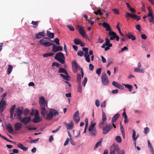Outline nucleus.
<instances>
[{"instance_id": "obj_1", "label": "nucleus", "mask_w": 154, "mask_h": 154, "mask_svg": "<svg viewBox=\"0 0 154 154\" xmlns=\"http://www.w3.org/2000/svg\"><path fill=\"white\" fill-rule=\"evenodd\" d=\"M51 41H52L48 38L44 37L39 40V42L41 45L48 47L51 46L53 45V43L50 42Z\"/></svg>"}, {"instance_id": "obj_2", "label": "nucleus", "mask_w": 154, "mask_h": 154, "mask_svg": "<svg viewBox=\"0 0 154 154\" xmlns=\"http://www.w3.org/2000/svg\"><path fill=\"white\" fill-rule=\"evenodd\" d=\"M54 58L62 64L65 63V57L64 54L62 52H58L56 53Z\"/></svg>"}, {"instance_id": "obj_3", "label": "nucleus", "mask_w": 154, "mask_h": 154, "mask_svg": "<svg viewBox=\"0 0 154 154\" xmlns=\"http://www.w3.org/2000/svg\"><path fill=\"white\" fill-rule=\"evenodd\" d=\"M50 112L47 115L45 118L47 120H51L53 116H58L59 113L56 110L51 109H50Z\"/></svg>"}, {"instance_id": "obj_4", "label": "nucleus", "mask_w": 154, "mask_h": 154, "mask_svg": "<svg viewBox=\"0 0 154 154\" xmlns=\"http://www.w3.org/2000/svg\"><path fill=\"white\" fill-rule=\"evenodd\" d=\"M148 16L150 17L149 18V21L150 22H152L154 24V14H153V12L150 6L148 7Z\"/></svg>"}, {"instance_id": "obj_5", "label": "nucleus", "mask_w": 154, "mask_h": 154, "mask_svg": "<svg viewBox=\"0 0 154 154\" xmlns=\"http://www.w3.org/2000/svg\"><path fill=\"white\" fill-rule=\"evenodd\" d=\"M125 17L127 20L129 19L131 17L134 20H140V18L139 16H138L136 14H131L129 12H127L125 15Z\"/></svg>"}, {"instance_id": "obj_6", "label": "nucleus", "mask_w": 154, "mask_h": 154, "mask_svg": "<svg viewBox=\"0 0 154 154\" xmlns=\"http://www.w3.org/2000/svg\"><path fill=\"white\" fill-rule=\"evenodd\" d=\"M101 78L103 84L105 85L109 84V82L108 79L107 75L104 72L102 73Z\"/></svg>"}, {"instance_id": "obj_7", "label": "nucleus", "mask_w": 154, "mask_h": 154, "mask_svg": "<svg viewBox=\"0 0 154 154\" xmlns=\"http://www.w3.org/2000/svg\"><path fill=\"white\" fill-rule=\"evenodd\" d=\"M23 107H18L17 109V119L19 120H20L22 119V115L23 112Z\"/></svg>"}, {"instance_id": "obj_8", "label": "nucleus", "mask_w": 154, "mask_h": 154, "mask_svg": "<svg viewBox=\"0 0 154 154\" xmlns=\"http://www.w3.org/2000/svg\"><path fill=\"white\" fill-rule=\"evenodd\" d=\"M52 45L53 46L52 51L56 53L57 51H62L63 50V47L62 46H57L54 43H52Z\"/></svg>"}, {"instance_id": "obj_9", "label": "nucleus", "mask_w": 154, "mask_h": 154, "mask_svg": "<svg viewBox=\"0 0 154 154\" xmlns=\"http://www.w3.org/2000/svg\"><path fill=\"white\" fill-rule=\"evenodd\" d=\"M6 103L3 99H2L0 101V113H2L6 107Z\"/></svg>"}, {"instance_id": "obj_10", "label": "nucleus", "mask_w": 154, "mask_h": 154, "mask_svg": "<svg viewBox=\"0 0 154 154\" xmlns=\"http://www.w3.org/2000/svg\"><path fill=\"white\" fill-rule=\"evenodd\" d=\"M119 149L118 146L112 145L110 148V154H115L116 152H118Z\"/></svg>"}, {"instance_id": "obj_11", "label": "nucleus", "mask_w": 154, "mask_h": 154, "mask_svg": "<svg viewBox=\"0 0 154 154\" xmlns=\"http://www.w3.org/2000/svg\"><path fill=\"white\" fill-rule=\"evenodd\" d=\"M39 103L40 106H46L48 107L47 102L45 99L44 98L42 97H41L39 100Z\"/></svg>"}, {"instance_id": "obj_12", "label": "nucleus", "mask_w": 154, "mask_h": 154, "mask_svg": "<svg viewBox=\"0 0 154 154\" xmlns=\"http://www.w3.org/2000/svg\"><path fill=\"white\" fill-rule=\"evenodd\" d=\"M111 126L110 125H106L105 127L103 128L102 129L103 130V134H106L109 133V132L111 130Z\"/></svg>"}, {"instance_id": "obj_13", "label": "nucleus", "mask_w": 154, "mask_h": 154, "mask_svg": "<svg viewBox=\"0 0 154 154\" xmlns=\"http://www.w3.org/2000/svg\"><path fill=\"white\" fill-rule=\"evenodd\" d=\"M72 69L74 73L77 72L78 69V64L75 60H74L72 63Z\"/></svg>"}, {"instance_id": "obj_14", "label": "nucleus", "mask_w": 154, "mask_h": 154, "mask_svg": "<svg viewBox=\"0 0 154 154\" xmlns=\"http://www.w3.org/2000/svg\"><path fill=\"white\" fill-rule=\"evenodd\" d=\"M31 120V117L30 116L26 117L22 119L20 121L22 123H23L24 124L26 125Z\"/></svg>"}, {"instance_id": "obj_15", "label": "nucleus", "mask_w": 154, "mask_h": 154, "mask_svg": "<svg viewBox=\"0 0 154 154\" xmlns=\"http://www.w3.org/2000/svg\"><path fill=\"white\" fill-rule=\"evenodd\" d=\"M46 106H40L41 113L44 118H45L46 114L47 113L48 111L46 109Z\"/></svg>"}, {"instance_id": "obj_16", "label": "nucleus", "mask_w": 154, "mask_h": 154, "mask_svg": "<svg viewBox=\"0 0 154 154\" xmlns=\"http://www.w3.org/2000/svg\"><path fill=\"white\" fill-rule=\"evenodd\" d=\"M77 27L78 28V30L80 34L83 37H87V35L86 34L85 30L83 29L82 27V26H78Z\"/></svg>"}, {"instance_id": "obj_17", "label": "nucleus", "mask_w": 154, "mask_h": 154, "mask_svg": "<svg viewBox=\"0 0 154 154\" xmlns=\"http://www.w3.org/2000/svg\"><path fill=\"white\" fill-rule=\"evenodd\" d=\"M45 34L44 31L39 32L35 35V38L36 39H39L45 36Z\"/></svg>"}, {"instance_id": "obj_18", "label": "nucleus", "mask_w": 154, "mask_h": 154, "mask_svg": "<svg viewBox=\"0 0 154 154\" xmlns=\"http://www.w3.org/2000/svg\"><path fill=\"white\" fill-rule=\"evenodd\" d=\"M112 84L113 85L117 88H119L121 90H123L124 89V87L123 86L115 81H113L112 82Z\"/></svg>"}, {"instance_id": "obj_19", "label": "nucleus", "mask_w": 154, "mask_h": 154, "mask_svg": "<svg viewBox=\"0 0 154 154\" xmlns=\"http://www.w3.org/2000/svg\"><path fill=\"white\" fill-rule=\"evenodd\" d=\"M64 123L67 130L69 129L71 130L72 129L73 127V124L72 122H70L69 123H66V122H64Z\"/></svg>"}, {"instance_id": "obj_20", "label": "nucleus", "mask_w": 154, "mask_h": 154, "mask_svg": "<svg viewBox=\"0 0 154 154\" xmlns=\"http://www.w3.org/2000/svg\"><path fill=\"white\" fill-rule=\"evenodd\" d=\"M109 35L111 36L110 37V40H112L115 38L116 33L113 31H110L108 33Z\"/></svg>"}, {"instance_id": "obj_21", "label": "nucleus", "mask_w": 154, "mask_h": 154, "mask_svg": "<svg viewBox=\"0 0 154 154\" xmlns=\"http://www.w3.org/2000/svg\"><path fill=\"white\" fill-rule=\"evenodd\" d=\"M102 25L104 27L106 28V31H109V32L111 30V29L108 23L104 22L103 23Z\"/></svg>"}, {"instance_id": "obj_22", "label": "nucleus", "mask_w": 154, "mask_h": 154, "mask_svg": "<svg viewBox=\"0 0 154 154\" xmlns=\"http://www.w3.org/2000/svg\"><path fill=\"white\" fill-rule=\"evenodd\" d=\"M22 124L20 123H17L15 124L14 128L15 131H18L20 130L22 127Z\"/></svg>"}, {"instance_id": "obj_23", "label": "nucleus", "mask_w": 154, "mask_h": 154, "mask_svg": "<svg viewBox=\"0 0 154 154\" xmlns=\"http://www.w3.org/2000/svg\"><path fill=\"white\" fill-rule=\"evenodd\" d=\"M107 125V122L106 121H102L100 122L99 124V127L101 128L102 129L103 128L106 126Z\"/></svg>"}, {"instance_id": "obj_24", "label": "nucleus", "mask_w": 154, "mask_h": 154, "mask_svg": "<svg viewBox=\"0 0 154 154\" xmlns=\"http://www.w3.org/2000/svg\"><path fill=\"white\" fill-rule=\"evenodd\" d=\"M41 119L39 116H35L32 120V121L35 123H37L41 121Z\"/></svg>"}, {"instance_id": "obj_25", "label": "nucleus", "mask_w": 154, "mask_h": 154, "mask_svg": "<svg viewBox=\"0 0 154 154\" xmlns=\"http://www.w3.org/2000/svg\"><path fill=\"white\" fill-rule=\"evenodd\" d=\"M18 147L20 148L21 149L25 151H26L28 150V148L25 147L23 144L21 143H19L17 144Z\"/></svg>"}, {"instance_id": "obj_26", "label": "nucleus", "mask_w": 154, "mask_h": 154, "mask_svg": "<svg viewBox=\"0 0 154 154\" xmlns=\"http://www.w3.org/2000/svg\"><path fill=\"white\" fill-rule=\"evenodd\" d=\"M136 132L135 130H133V134H132V139L133 141H136L137 139L139 137V135L138 134H137L136 137Z\"/></svg>"}, {"instance_id": "obj_27", "label": "nucleus", "mask_w": 154, "mask_h": 154, "mask_svg": "<svg viewBox=\"0 0 154 154\" xmlns=\"http://www.w3.org/2000/svg\"><path fill=\"white\" fill-rule=\"evenodd\" d=\"M47 35L49 37L48 38L50 39L51 38H54V33L51 32L50 31H47Z\"/></svg>"}, {"instance_id": "obj_28", "label": "nucleus", "mask_w": 154, "mask_h": 154, "mask_svg": "<svg viewBox=\"0 0 154 154\" xmlns=\"http://www.w3.org/2000/svg\"><path fill=\"white\" fill-rule=\"evenodd\" d=\"M84 56L85 57L86 60L88 63L90 62V59L89 58L90 55L88 54V51L85 52Z\"/></svg>"}, {"instance_id": "obj_29", "label": "nucleus", "mask_w": 154, "mask_h": 154, "mask_svg": "<svg viewBox=\"0 0 154 154\" xmlns=\"http://www.w3.org/2000/svg\"><path fill=\"white\" fill-rule=\"evenodd\" d=\"M89 133L90 135L94 136L96 135L97 133V131L96 129H94V130H91L89 131Z\"/></svg>"}, {"instance_id": "obj_30", "label": "nucleus", "mask_w": 154, "mask_h": 154, "mask_svg": "<svg viewBox=\"0 0 154 154\" xmlns=\"http://www.w3.org/2000/svg\"><path fill=\"white\" fill-rule=\"evenodd\" d=\"M126 36L129 39H131L132 41H134L136 39L135 36L132 34H131L130 32H129L128 34H127Z\"/></svg>"}, {"instance_id": "obj_31", "label": "nucleus", "mask_w": 154, "mask_h": 154, "mask_svg": "<svg viewBox=\"0 0 154 154\" xmlns=\"http://www.w3.org/2000/svg\"><path fill=\"white\" fill-rule=\"evenodd\" d=\"M119 116V113H117L112 118L111 122L112 123L115 122L118 119Z\"/></svg>"}, {"instance_id": "obj_32", "label": "nucleus", "mask_w": 154, "mask_h": 154, "mask_svg": "<svg viewBox=\"0 0 154 154\" xmlns=\"http://www.w3.org/2000/svg\"><path fill=\"white\" fill-rule=\"evenodd\" d=\"M103 138H101L100 140L96 144L94 149L95 150L99 146L101 145V143L102 142Z\"/></svg>"}, {"instance_id": "obj_33", "label": "nucleus", "mask_w": 154, "mask_h": 154, "mask_svg": "<svg viewBox=\"0 0 154 154\" xmlns=\"http://www.w3.org/2000/svg\"><path fill=\"white\" fill-rule=\"evenodd\" d=\"M7 128L8 129V131L9 132H13V130L11 125V124H8L7 125Z\"/></svg>"}, {"instance_id": "obj_34", "label": "nucleus", "mask_w": 154, "mask_h": 154, "mask_svg": "<svg viewBox=\"0 0 154 154\" xmlns=\"http://www.w3.org/2000/svg\"><path fill=\"white\" fill-rule=\"evenodd\" d=\"M125 86V88L128 89L129 91H131L133 88V86L132 85L129 84H122Z\"/></svg>"}, {"instance_id": "obj_35", "label": "nucleus", "mask_w": 154, "mask_h": 154, "mask_svg": "<svg viewBox=\"0 0 154 154\" xmlns=\"http://www.w3.org/2000/svg\"><path fill=\"white\" fill-rule=\"evenodd\" d=\"M58 72L59 73H63L65 74H68V72L65 70V69L61 67H60L59 68Z\"/></svg>"}, {"instance_id": "obj_36", "label": "nucleus", "mask_w": 154, "mask_h": 154, "mask_svg": "<svg viewBox=\"0 0 154 154\" xmlns=\"http://www.w3.org/2000/svg\"><path fill=\"white\" fill-rule=\"evenodd\" d=\"M134 71L135 72H140L143 73L144 72V69H139L138 68H134Z\"/></svg>"}, {"instance_id": "obj_37", "label": "nucleus", "mask_w": 154, "mask_h": 154, "mask_svg": "<svg viewBox=\"0 0 154 154\" xmlns=\"http://www.w3.org/2000/svg\"><path fill=\"white\" fill-rule=\"evenodd\" d=\"M77 81L78 84L81 83V75L79 73H78L77 76Z\"/></svg>"}, {"instance_id": "obj_38", "label": "nucleus", "mask_w": 154, "mask_h": 154, "mask_svg": "<svg viewBox=\"0 0 154 154\" xmlns=\"http://www.w3.org/2000/svg\"><path fill=\"white\" fill-rule=\"evenodd\" d=\"M54 53H48L44 54H43V57H46L49 56H51L54 55Z\"/></svg>"}, {"instance_id": "obj_39", "label": "nucleus", "mask_w": 154, "mask_h": 154, "mask_svg": "<svg viewBox=\"0 0 154 154\" xmlns=\"http://www.w3.org/2000/svg\"><path fill=\"white\" fill-rule=\"evenodd\" d=\"M13 69V67L11 65H9L7 69V73L8 75H9Z\"/></svg>"}, {"instance_id": "obj_40", "label": "nucleus", "mask_w": 154, "mask_h": 154, "mask_svg": "<svg viewBox=\"0 0 154 154\" xmlns=\"http://www.w3.org/2000/svg\"><path fill=\"white\" fill-rule=\"evenodd\" d=\"M81 41L80 39L78 38H75L74 40V42L76 45H79L81 43Z\"/></svg>"}, {"instance_id": "obj_41", "label": "nucleus", "mask_w": 154, "mask_h": 154, "mask_svg": "<svg viewBox=\"0 0 154 154\" xmlns=\"http://www.w3.org/2000/svg\"><path fill=\"white\" fill-rule=\"evenodd\" d=\"M108 64L106 66L107 67L109 66L111 64L113 63V60L111 58H109L108 60Z\"/></svg>"}, {"instance_id": "obj_42", "label": "nucleus", "mask_w": 154, "mask_h": 154, "mask_svg": "<svg viewBox=\"0 0 154 154\" xmlns=\"http://www.w3.org/2000/svg\"><path fill=\"white\" fill-rule=\"evenodd\" d=\"M141 47L144 51H148V46L147 45L144 44H143Z\"/></svg>"}, {"instance_id": "obj_43", "label": "nucleus", "mask_w": 154, "mask_h": 154, "mask_svg": "<svg viewBox=\"0 0 154 154\" xmlns=\"http://www.w3.org/2000/svg\"><path fill=\"white\" fill-rule=\"evenodd\" d=\"M29 111V110L28 109L26 108L23 111V114L25 116H26L28 115Z\"/></svg>"}, {"instance_id": "obj_44", "label": "nucleus", "mask_w": 154, "mask_h": 154, "mask_svg": "<svg viewBox=\"0 0 154 154\" xmlns=\"http://www.w3.org/2000/svg\"><path fill=\"white\" fill-rule=\"evenodd\" d=\"M106 116L105 113L103 111L102 116V121H106Z\"/></svg>"}, {"instance_id": "obj_45", "label": "nucleus", "mask_w": 154, "mask_h": 154, "mask_svg": "<svg viewBox=\"0 0 154 154\" xmlns=\"http://www.w3.org/2000/svg\"><path fill=\"white\" fill-rule=\"evenodd\" d=\"M77 91L78 92H79L81 93L82 92V87L81 84H79V86L77 88Z\"/></svg>"}, {"instance_id": "obj_46", "label": "nucleus", "mask_w": 154, "mask_h": 154, "mask_svg": "<svg viewBox=\"0 0 154 154\" xmlns=\"http://www.w3.org/2000/svg\"><path fill=\"white\" fill-rule=\"evenodd\" d=\"M149 128L148 127H146L144 128V130H143V132L145 134H147L149 133Z\"/></svg>"}, {"instance_id": "obj_47", "label": "nucleus", "mask_w": 154, "mask_h": 154, "mask_svg": "<svg viewBox=\"0 0 154 154\" xmlns=\"http://www.w3.org/2000/svg\"><path fill=\"white\" fill-rule=\"evenodd\" d=\"M16 105L15 104L12 106L10 109V112L14 113V110L15 108Z\"/></svg>"}, {"instance_id": "obj_48", "label": "nucleus", "mask_w": 154, "mask_h": 154, "mask_svg": "<svg viewBox=\"0 0 154 154\" xmlns=\"http://www.w3.org/2000/svg\"><path fill=\"white\" fill-rule=\"evenodd\" d=\"M116 141L119 143H120L122 142L121 138L120 136H117L116 137Z\"/></svg>"}, {"instance_id": "obj_49", "label": "nucleus", "mask_w": 154, "mask_h": 154, "mask_svg": "<svg viewBox=\"0 0 154 154\" xmlns=\"http://www.w3.org/2000/svg\"><path fill=\"white\" fill-rule=\"evenodd\" d=\"M31 24L34 26H33V27L34 28H36V27L38 25V23L37 21H32V22Z\"/></svg>"}, {"instance_id": "obj_50", "label": "nucleus", "mask_w": 154, "mask_h": 154, "mask_svg": "<svg viewBox=\"0 0 154 154\" xmlns=\"http://www.w3.org/2000/svg\"><path fill=\"white\" fill-rule=\"evenodd\" d=\"M83 54L84 52L82 51L79 50L77 52V55L80 57H82Z\"/></svg>"}, {"instance_id": "obj_51", "label": "nucleus", "mask_w": 154, "mask_h": 154, "mask_svg": "<svg viewBox=\"0 0 154 154\" xmlns=\"http://www.w3.org/2000/svg\"><path fill=\"white\" fill-rule=\"evenodd\" d=\"M87 81V78L85 77L84 78V79L82 82V84L84 87H85Z\"/></svg>"}, {"instance_id": "obj_52", "label": "nucleus", "mask_w": 154, "mask_h": 154, "mask_svg": "<svg viewBox=\"0 0 154 154\" xmlns=\"http://www.w3.org/2000/svg\"><path fill=\"white\" fill-rule=\"evenodd\" d=\"M66 75L65 76V78H64V79L66 81H69L70 79V77L68 75V74Z\"/></svg>"}, {"instance_id": "obj_53", "label": "nucleus", "mask_w": 154, "mask_h": 154, "mask_svg": "<svg viewBox=\"0 0 154 154\" xmlns=\"http://www.w3.org/2000/svg\"><path fill=\"white\" fill-rule=\"evenodd\" d=\"M67 26L71 31H73L74 30V29L72 25H68Z\"/></svg>"}, {"instance_id": "obj_54", "label": "nucleus", "mask_w": 154, "mask_h": 154, "mask_svg": "<svg viewBox=\"0 0 154 154\" xmlns=\"http://www.w3.org/2000/svg\"><path fill=\"white\" fill-rule=\"evenodd\" d=\"M79 111H76L74 114L73 117V118L78 117L79 116Z\"/></svg>"}, {"instance_id": "obj_55", "label": "nucleus", "mask_w": 154, "mask_h": 154, "mask_svg": "<svg viewBox=\"0 0 154 154\" xmlns=\"http://www.w3.org/2000/svg\"><path fill=\"white\" fill-rule=\"evenodd\" d=\"M39 140V138H37L35 140H31L30 141L29 143H36Z\"/></svg>"}, {"instance_id": "obj_56", "label": "nucleus", "mask_w": 154, "mask_h": 154, "mask_svg": "<svg viewBox=\"0 0 154 154\" xmlns=\"http://www.w3.org/2000/svg\"><path fill=\"white\" fill-rule=\"evenodd\" d=\"M74 121L76 123L79 122L80 120V118L79 116L78 117L73 118Z\"/></svg>"}, {"instance_id": "obj_57", "label": "nucleus", "mask_w": 154, "mask_h": 154, "mask_svg": "<svg viewBox=\"0 0 154 154\" xmlns=\"http://www.w3.org/2000/svg\"><path fill=\"white\" fill-rule=\"evenodd\" d=\"M101 68H99L97 69L96 71V73L98 75H100L101 74Z\"/></svg>"}, {"instance_id": "obj_58", "label": "nucleus", "mask_w": 154, "mask_h": 154, "mask_svg": "<svg viewBox=\"0 0 154 154\" xmlns=\"http://www.w3.org/2000/svg\"><path fill=\"white\" fill-rule=\"evenodd\" d=\"M60 66V64L57 63L56 62H53L52 65V66H56L57 67H58Z\"/></svg>"}, {"instance_id": "obj_59", "label": "nucleus", "mask_w": 154, "mask_h": 154, "mask_svg": "<svg viewBox=\"0 0 154 154\" xmlns=\"http://www.w3.org/2000/svg\"><path fill=\"white\" fill-rule=\"evenodd\" d=\"M120 129L121 131L122 134V135H123V136L124 137V136H125V132H124V129L123 127H120Z\"/></svg>"}, {"instance_id": "obj_60", "label": "nucleus", "mask_w": 154, "mask_h": 154, "mask_svg": "<svg viewBox=\"0 0 154 154\" xmlns=\"http://www.w3.org/2000/svg\"><path fill=\"white\" fill-rule=\"evenodd\" d=\"M54 42L57 45H60L59 40L58 38H55Z\"/></svg>"}, {"instance_id": "obj_61", "label": "nucleus", "mask_w": 154, "mask_h": 154, "mask_svg": "<svg viewBox=\"0 0 154 154\" xmlns=\"http://www.w3.org/2000/svg\"><path fill=\"white\" fill-rule=\"evenodd\" d=\"M26 128L28 129L29 130H35L37 129L36 128H31L29 126H27L26 127Z\"/></svg>"}, {"instance_id": "obj_62", "label": "nucleus", "mask_w": 154, "mask_h": 154, "mask_svg": "<svg viewBox=\"0 0 154 154\" xmlns=\"http://www.w3.org/2000/svg\"><path fill=\"white\" fill-rule=\"evenodd\" d=\"M136 29L139 31H141V30L140 29V26L139 24L137 25L136 26Z\"/></svg>"}, {"instance_id": "obj_63", "label": "nucleus", "mask_w": 154, "mask_h": 154, "mask_svg": "<svg viewBox=\"0 0 154 154\" xmlns=\"http://www.w3.org/2000/svg\"><path fill=\"white\" fill-rule=\"evenodd\" d=\"M95 105L97 107H98L100 105V103L98 100L97 99L95 100Z\"/></svg>"}, {"instance_id": "obj_64", "label": "nucleus", "mask_w": 154, "mask_h": 154, "mask_svg": "<svg viewBox=\"0 0 154 154\" xmlns=\"http://www.w3.org/2000/svg\"><path fill=\"white\" fill-rule=\"evenodd\" d=\"M89 68L90 70L92 71L94 69V66L91 64H90L89 65Z\"/></svg>"}]
</instances>
